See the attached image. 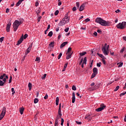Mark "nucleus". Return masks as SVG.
I'll use <instances>...</instances> for the list:
<instances>
[{"mask_svg": "<svg viewBox=\"0 0 126 126\" xmlns=\"http://www.w3.org/2000/svg\"><path fill=\"white\" fill-rule=\"evenodd\" d=\"M95 22L96 23H98L101 26H110V22L106 21L103 20V19L101 18H97L95 19Z\"/></svg>", "mask_w": 126, "mask_h": 126, "instance_id": "1", "label": "nucleus"}, {"mask_svg": "<svg viewBox=\"0 0 126 126\" xmlns=\"http://www.w3.org/2000/svg\"><path fill=\"white\" fill-rule=\"evenodd\" d=\"M23 23V20L19 19L16 20L13 24V28L14 29V32H16L18 27Z\"/></svg>", "mask_w": 126, "mask_h": 126, "instance_id": "2", "label": "nucleus"}, {"mask_svg": "<svg viewBox=\"0 0 126 126\" xmlns=\"http://www.w3.org/2000/svg\"><path fill=\"white\" fill-rule=\"evenodd\" d=\"M101 50L104 56H108L109 55V45L107 46V43L105 44L104 47Z\"/></svg>", "mask_w": 126, "mask_h": 126, "instance_id": "3", "label": "nucleus"}, {"mask_svg": "<svg viewBox=\"0 0 126 126\" xmlns=\"http://www.w3.org/2000/svg\"><path fill=\"white\" fill-rule=\"evenodd\" d=\"M116 27L118 28V29H121V30H123L126 27V22H122V23H119L117 25Z\"/></svg>", "mask_w": 126, "mask_h": 126, "instance_id": "4", "label": "nucleus"}, {"mask_svg": "<svg viewBox=\"0 0 126 126\" xmlns=\"http://www.w3.org/2000/svg\"><path fill=\"white\" fill-rule=\"evenodd\" d=\"M6 112V108L5 107L2 108V112L0 115V121H1L3 119V117L5 116V112Z\"/></svg>", "mask_w": 126, "mask_h": 126, "instance_id": "5", "label": "nucleus"}, {"mask_svg": "<svg viewBox=\"0 0 126 126\" xmlns=\"http://www.w3.org/2000/svg\"><path fill=\"white\" fill-rule=\"evenodd\" d=\"M63 20L64 21L65 24H66L69 22V18L67 17V14L65 15V17L63 19Z\"/></svg>", "mask_w": 126, "mask_h": 126, "instance_id": "6", "label": "nucleus"}, {"mask_svg": "<svg viewBox=\"0 0 126 126\" xmlns=\"http://www.w3.org/2000/svg\"><path fill=\"white\" fill-rule=\"evenodd\" d=\"M61 106H62V104L60 103L59 110H58V115H59L60 118H62V116Z\"/></svg>", "mask_w": 126, "mask_h": 126, "instance_id": "7", "label": "nucleus"}, {"mask_svg": "<svg viewBox=\"0 0 126 126\" xmlns=\"http://www.w3.org/2000/svg\"><path fill=\"white\" fill-rule=\"evenodd\" d=\"M11 26V23H8L7 24L6 30L7 32H9L10 31V27Z\"/></svg>", "mask_w": 126, "mask_h": 126, "instance_id": "8", "label": "nucleus"}, {"mask_svg": "<svg viewBox=\"0 0 126 126\" xmlns=\"http://www.w3.org/2000/svg\"><path fill=\"white\" fill-rule=\"evenodd\" d=\"M24 39H23V35L21 37L20 39L18 41V42L17 43V45H20L23 42V40Z\"/></svg>", "mask_w": 126, "mask_h": 126, "instance_id": "9", "label": "nucleus"}, {"mask_svg": "<svg viewBox=\"0 0 126 126\" xmlns=\"http://www.w3.org/2000/svg\"><path fill=\"white\" fill-rule=\"evenodd\" d=\"M85 7V4L84 3L82 4L79 8V11H82L83 10H84Z\"/></svg>", "mask_w": 126, "mask_h": 126, "instance_id": "10", "label": "nucleus"}, {"mask_svg": "<svg viewBox=\"0 0 126 126\" xmlns=\"http://www.w3.org/2000/svg\"><path fill=\"white\" fill-rule=\"evenodd\" d=\"M59 26H63V25H65V23H64L63 19H62L58 24Z\"/></svg>", "mask_w": 126, "mask_h": 126, "instance_id": "11", "label": "nucleus"}, {"mask_svg": "<svg viewBox=\"0 0 126 126\" xmlns=\"http://www.w3.org/2000/svg\"><path fill=\"white\" fill-rule=\"evenodd\" d=\"M72 103H74L75 102V94L74 93H72Z\"/></svg>", "mask_w": 126, "mask_h": 126, "instance_id": "12", "label": "nucleus"}, {"mask_svg": "<svg viewBox=\"0 0 126 126\" xmlns=\"http://www.w3.org/2000/svg\"><path fill=\"white\" fill-rule=\"evenodd\" d=\"M97 89V86L94 85V87H92L89 89V90H90L91 91H93L94 90H96Z\"/></svg>", "mask_w": 126, "mask_h": 126, "instance_id": "13", "label": "nucleus"}, {"mask_svg": "<svg viewBox=\"0 0 126 126\" xmlns=\"http://www.w3.org/2000/svg\"><path fill=\"white\" fill-rule=\"evenodd\" d=\"M19 112L21 115H23V112H24V107H22L19 108Z\"/></svg>", "mask_w": 126, "mask_h": 126, "instance_id": "14", "label": "nucleus"}, {"mask_svg": "<svg viewBox=\"0 0 126 126\" xmlns=\"http://www.w3.org/2000/svg\"><path fill=\"white\" fill-rule=\"evenodd\" d=\"M72 54H73V52L69 53V55H67L66 59L67 60H69V59H71V56H72Z\"/></svg>", "mask_w": 126, "mask_h": 126, "instance_id": "15", "label": "nucleus"}, {"mask_svg": "<svg viewBox=\"0 0 126 126\" xmlns=\"http://www.w3.org/2000/svg\"><path fill=\"white\" fill-rule=\"evenodd\" d=\"M59 119H60V118L56 117V118L55 119V126H58L59 125Z\"/></svg>", "mask_w": 126, "mask_h": 126, "instance_id": "16", "label": "nucleus"}, {"mask_svg": "<svg viewBox=\"0 0 126 126\" xmlns=\"http://www.w3.org/2000/svg\"><path fill=\"white\" fill-rule=\"evenodd\" d=\"M68 42H67V41H65L63 42L60 46V48H63V47H64V46H65V45H66Z\"/></svg>", "mask_w": 126, "mask_h": 126, "instance_id": "17", "label": "nucleus"}, {"mask_svg": "<svg viewBox=\"0 0 126 126\" xmlns=\"http://www.w3.org/2000/svg\"><path fill=\"white\" fill-rule=\"evenodd\" d=\"M93 73L98 74V69L96 67L93 68Z\"/></svg>", "mask_w": 126, "mask_h": 126, "instance_id": "18", "label": "nucleus"}, {"mask_svg": "<svg viewBox=\"0 0 126 126\" xmlns=\"http://www.w3.org/2000/svg\"><path fill=\"white\" fill-rule=\"evenodd\" d=\"M97 56H99L100 58H101L102 59H106V57L103 55V54H101L99 53H97Z\"/></svg>", "mask_w": 126, "mask_h": 126, "instance_id": "19", "label": "nucleus"}, {"mask_svg": "<svg viewBox=\"0 0 126 126\" xmlns=\"http://www.w3.org/2000/svg\"><path fill=\"white\" fill-rule=\"evenodd\" d=\"M59 101H60V98H59V97H57L56 99V106H58L59 105Z\"/></svg>", "mask_w": 126, "mask_h": 126, "instance_id": "20", "label": "nucleus"}, {"mask_svg": "<svg viewBox=\"0 0 126 126\" xmlns=\"http://www.w3.org/2000/svg\"><path fill=\"white\" fill-rule=\"evenodd\" d=\"M28 87L30 91H31V89H32V84L31 83H29Z\"/></svg>", "mask_w": 126, "mask_h": 126, "instance_id": "21", "label": "nucleus"}, {"mask_svg": "<svg viewBox=\"0 0 126 126\" xmlns=\"http://www.w3.org/2000/svg\"><path fill=\"white\" fill-rule=\"evenodd\" d=\"M22 3V1L21 0H19L16 3V6H19Z\"/></svg>", "mask_w": 126, "mask_h": 126, "instance_id": "22", "label": "nucleus"}, {"mask_svg": "<svg viewBox=\"0 0 126 126\" xmlns=\"http://www.w3.org/2000/svg\"><path fill=\"white\" fill-rule=\"evenodd\" d=\"M83 63L86 64L87 63V58L85 57L84 60L83 61Z\"/></svg>", "mask_w": 126, "mask_h": 126, "instance_id": "23", "label": "nucleus"}, {"mask_svg": "<svg viewBox=\"0 0 126 126\" xmlns=\"http://www.w3.org/2000/svg\"><path fill=\"white\" fill-rule=\"evenodd\" d=\"M67 63H65L64 65V67L63 68V69L62 70V71H65V69L66 68V67H67Z\"/></svg>", "mask_w": 126, "mask_h": 126, "instance_id": "24", "label": "nucleus"}, {"mask_svg": "<svg viewBox=\"0 0 126 126\" xmlns=\"http://www.w3.org/2000/svg\"><path fill=\"white\" fill-rule=\"evenodd\" d=\"M123 64H124V63H123V62L118 63H117V65H119L118 67H122V66H123Z\"/></svg>", "mask_w": 126, "mask_h": 126, "instance_id": "25", "label": "nucleus"}, {"mask_svg": "<svg viewBox=\"0 0 126 126\" xmlns=\"http://www.w3.org/2000/svg\"><path fill=\"white\" fill-rule=\"evenodd\" d=\"M86 54H87L86 52H84L80 53L79 55H80V57H82L83 56H85V55H86Z\"/></svg>", "mask_w": 126, "mask_h": 126, "instance_id": "26", "label": "nucleus"}, {"mask_svg": "<svg viewBox=\"0 0 126 126\" xmlns=\"http://www.w3.org/2000/svg\"><path fill=\"white\" fill-rule=\"evenodd\" d=\"M71 47H69L68 48L67 52L66 53V55H67V54H70V52L71 51Z\"/></svg>", "mask_w": 126, "mask_h": 126, "instance_id": "27", "label": "nucleus"}, {"mask_svg": "<svg viewBox=\"0 0 126 126\" xmlns=\"http://www.w3.org/2000/svg\"><path fill=\"white\" fill-rule=\"evenodd\" d=\"M54 44H55V42H52L49 44L50 48H54Z\"/></svg>", "mask_w": 126, "mask_h": 126, "instance_id": "28", "label": "nucleus"}, {"mask_svg": "<svg viewBox=\"0 0 126 126\" xmlns=\"http://www.w3.org/2000/svg\"><path fill=\"white\" fill-rule=\"evenodd\" d=\"M48 36H49V37H52L53 36V32L52 31H50L48 34Z\"/></svg>", "mask_w": 126, "mask_h": 126, "instance_id": "29", "label": "nucleus"}, {"mask_svg": "<svg viewBox=\"0 0 126 126\" xmlns=\"http://www.w3.org/2000/svg\"><path fill=\"white\" fill-rule=\"evenodd\" d=\"M124 51H126V47L122 48V49L120 50V53H121L122 54H123Z\"/></svg>", "mask_w": 126, "mask_h": 126, "instance_id": "30", "label": "nucleus"}, {"mask_svg": "<svg viewBox=\"0 0 126 126\" xmlns=\"http://www.w3.org/2000/svg\"><path fill=\"white\" fill-rule=\"evenodd\" d=\"M95 111H96V112H101V111H103V110H102V109L101 108L99 107L98 108L96 109H95Z\"/></svg>", "mask_w": 126, "mask_h": 126, "instance_id": "31", "label": "nucleus"}, {"mask_svg": "<svg viewBox=\"0 0 126 126\" xmlns=\"http://www.w3.org/2000/svg\"><path fill=\"white\" fill-rule=\"evenodd\" d=\"M3 84H4V82L0 80V86H3Z\"/></svg>", "mask_w": 126, "mask_h": 126, "instance_id": "32", "label": "nucleus"}, {"mask_svg": "<svg viewBox=\"0 0 126 126\" xmlns=\"http://www.w3.org/2000/svg\"><path fill=\"white\" fill-rule=\"evenodd\" d=\"M38 102H39V99H38V98H35L34 99V104H37V103H38Z\"/></svg>", "mask_w": 126, "mask_h": 126, "instance_id": "33", "label": "nucleus"}, {"mask_svg": "<svg viewBox=\"0 0 126 126\" xmlns=\"http://www.w3.org/2000/svg\"><path fill=\"white\" fill-rule=\"evenodd\" d=\"M97 74L95 73H93L92 76H91V78H94V77H95V76H96V75Z\"/></svg>", "mask_w": 126, "mask_h": 126, "instance_id": "34", "label": "nucleus"}, {"mask_svg": "<svg viewBox=\"0 0 126 126\" xmlns=\"http://www.w3.org/2000/svg\"><path fill=\"white\" fill-rule=\"evenodd\" d=\"M30 51H31V48H29V47H28L27 49V54H29V53H30Z\"/></svg>", "mask_w": 126, "mask_h": 126, "instance_id": "35", "label": "nucleus"}, {"mask_svg": "<svg viewBox=\"0 0 126 126\" xmlns=\"http://www.w3.org/2000/svg\"><path fill=\"white\" fill-rule=\"evenodd\" d=\"M46 76H47V74H44V75L41 77V79H45L46 78Z\"/></svg>", "mask_w": 126, "mask_h": 126, "instance_id": "36", "label": "nucleus"}, {"mask_svg": "<svg viewBox=\"0 0 126 126\" xmlns=\"http://www.w3.org/2000/svg\"><path fill=\"white\" fill-rule=\"evenodd\" d=\"M100 108H101V109H102V110H104V109H105V108H106V106H105V105H102L100 106Z\"/></svg>", "mask_w": 126, "mask_h": 126, "instance_id": "37", "label": "nucleus"}, {"mask_svg": "<svg viewBox=\"0 0 126 126\" xmlns=\"http://www.w3.org/2000/svg\"><path fill=\"white\" fill-rule=\"evenodd\" d=\"M126 92H125L124 93H122L120 94V97H122V96H124V95H126Z\"/></svg>", "mask_w": 126, "mask_h": 126, "instance_id": "38", "label": "nucleus"}, {"mask_svg": "<svg viewBox=\"0 0 126 126\" xmlns=\"http://www.w3.org/2000/svg\"><path fill=\"white\" fill-rule=\"evenodd\" d=\"M101 62H99L98 63H96V66L98 67H101Z\"/></svg>", "mask_w": 126, "mask_h": 126, "instance_id": "39", "label": "nucleus"}, {"mask_svg": "<svg viewBox=\"0 0 126 126\" xmlns=\"http://www.w3.org/2000/svg\"><path fill=\"white\" fill-rule=\"evenodd\" d=\"M4 76H5V74H3V75H1L0 77V79H2Z\"/></svg>", "mask_w": 126, "mask_h": 126, "instance_id": "40", "label": "nucleus"}, {"mask_svg": "<svg viewBox=\"0 0 126 126\" xmlns=\"http://www.w3.org/2000/svg\"><path fill=\"white\" fill-rule=\"evenodd\" d=\"M72 90H74V91H75L76 90V87L75 86H73L72 87Z\"/></svg>", "mask_w": 126, "mask_h": 126, "instance_id": "41", "label": "nucleus"}, {"mask_svg": "<svg viewBox=\"0 0 126 126\" xmlns=\"http://www.w3.org/2000/svg\"><path fill=\"white\" fill-rule=\"evenodd\" d=\"M11 91L12 92V94L13 95L15 93V91H14V88H11Z\"/></svg>", "mask_w": 126, "mask_h": 126, "instance_id": "42", "label": "nucleus"}, {"mask_svg": "<svg viewBox=\"0 0 126 126\" xmlns=\"http://www.w3.org/2000/svg\"><path fill=\"white\" fill-rule=\"evenodd\" d=\"M40 57H36V59L35 60V62H40Z\"/></svg>", "mask_w": 126, "mask_h": 126, "instance_id": "43", "label": "nucleus"}, {"mask_svg": "<svg viewBox=\"0 0 126 126\" xmlns=\"http://www.w3.org/2000/svg\"><path fill=\"white\" fill-rule=\"evenodd\" d=\"M120 88V87L119 86H117L115 89L114 90V91L116 92V91H118L119 90V89Z\"/></svg>", "mask_w": 126, "mask_h": 126, "instance_id": "44", "label": "nucleus"}, {"mask_svg": "<svg viewBox=\"0 0 126 126\" xmlns=\"http://www.w3.org/2000/svg\"><path fill=\"white\" fill-rule=\"evenodd\" d=\"M42 19V16H39V17L37 18V21L38 22H40L41 21V19Z\"/></svg>", "mask_w": 126, "mask_h": 126, "instance_id": "45", "label": "nucleus"}, {"mask_svg": "<svg viewBox=\"0 0 126 126\" xmlns=\"http://www.w3.org/2000/svg\"><path fill=\"white\" fill-rule=\"evenodd\" d=\"M62 56H63V54L62 53H60V54L58 56V60H60V59L62 58Z\"/></svg>", "mask_w": 126, "mask_h": 126, "instance_id": "46", "label": "nucleus"}, {"mask_svg": "<svg viewBox=\"0 0 126 126\" xmlns=\"http://www.w3.org/2000/svg\"><path fill=\"white\" fill-rule=\"evenodd\" d=\"M105 60H106V59H103L101 60L103 64H106V61H105Z\"/></svg>", "mask_w": 126, "mask_h": 126, "instance_id": "47", "label": "nucleus"}, {"mask_svg": "<svg viewBox=\"0 0 126 126\" xmlns=\"http://www.w3.org/2000/svg\"><path fill=\"white\" fill-rule=\"evenodd\" d=\"M35 6H38L39 5V1L36 0L35 4Z\"/></svg>", "mask_w": 126, "mask_h": 126, "instance_id": "48", "label": "nucleus"}, {"mask_svg": "<svg viewBox=\"0 0 126 126\" xmlns=\"http://www.w3.org/2000/svg\"><path fill=\"white\" fill-rule=\"evenodd\" d=\"M59 10H56L54 13L55 15L56 16L58 15V14H59Z\"/></svg>", "mask_w": 126, "mask_h": 126, "instance_id": "49", "label": "nucleus"}, {"mask_svg": "<svg viewBox=\"0 0 126 126\" xmlns=\"http://www.w3.org/2000/svg\"><path fill=\"white\" fill-rule=\"evenodd\" d=\"M4 39V37H2L0 38V41L1 43H2L3 39Z\"/></svg>", "mask_w": 126, "mask_h": 126, "instance_id": "50", "label": "nucleus"}, {"mask_svg": "<svg viewBox=\"0 0 126 126\" xmlns=\"http://www.w3.org/2000/svg\"><path fill=\"white\" fill-rule=\"evenodd\" d=\"M68 30H69V28H67L64 29V32H68Z\"/></svg>", "mask_w": 126, "mask_h": 126, "instance_id": "51", "label": "nucleus"}, {"mask_svg": "<svg viewBox=\"0 0 126 126\" xmlns=\"http://www.w3.org/2000/svg\"><path fill=\"white\" fill-rule=\"evenodd\" d=\"M83 62V58H82V59L81 60V61L79 63V65H81V64H82Z\"/></svg>", "mask_w": 126, "mask_h": 126, "instance_id": "52", "label": "nucleus"}, {"mask_svg": "<svg viewBox=\"0 0 126 126\" xmlns=\"http://www.w3.org/2000/svg\"><path fill=\"white\" fill-rule=\"evenodd\" d=\"M27 37H28V34H25L24 35V37H23V39H26V38H27Z\"/></svg>", "mask_w": 126, "mask_h": 126, "instance_id": "53", "label": "nucleus"}, {"mask_svg": "<svg viewBox=\"0 0 126 126\" xmlns=\"http://www.w3.org/2000/svg\"><path fill=\"white\" fill-rule=\"evenodd\" d=\"M97 33H99V34H102V31H101L100 30H97Z\"/></svg>", "mask_w": 126, "mask_h": 126, "instance_id": "54", "label": "nucleus"}, {"mask_svg": "<svg viewBox=\"0 0 126 126\" xmlns=\"http://www.w3.org/2000/svg\"><path fill=\"white\" fill-rule=\"evenodd\" d=\"M11 80H12V77L10 76V78H9V83H11Z\"/></svg>", "mask_w": 126, "mask_h": 126, "instance_id": "55", "label": "nucleus"}, {"mask_svg": "<svg viewBox=\"0 0 126 126\" xmlns=\"http://www.w3.org/2000/svg\"><path fill=\"white\" fill-rule=\"evenodd\" d=\"M44 99L45 100H47V99H48V94H46L45 96L44 97Z\"/></svg>", "mask_w": 126, "mask_h": 126, "instance_id": "56", "label": "nucleus"}, {"mask_svg": "<svg viewBox=\"0 0 126 126\" xmlns=\"http://www.w3.org/2000/svg\"><path fill=\"white\" fill-rule=\"evenodd\" d=\"M76 7H75V6H74L73 7V8H72V11H76Z\"/></svg>", "mask_w": 126, "mask_h": 126, "instance_id": "57", "label": "nucleus"}, {"mask_svg": "<svg viewBox=\"0 0 126 126\" xmlns=\"http://www.w3.org/2000/svg\"><path fill=\"white\" fill-rule=\"evenodd\" d=\"M76 4L77 7H79V5H80L79 2H76Z\"/></svg>", "mask_w": 126, "mask_h": 126, "instance_id": "58", "label": "nucleus"}, {"mask_svg": "<svg viewBox=\"0 0 126 126\" xmlns=\"http://www.w3.org/2000/svg\"><path fill=\"white\" fill-rule=\"evenodd\" d=\"M77 125H81V122L76 121Z\"/></svg>", "mask_w": 126, "mask_h": 126, "instance_id": "59", "label": "nucleus"}, {"mask_svg": "<svg viewBox=\"0 0 126 126\" xmlns=\"http://www.w3.org/2000/svg\"><path fill=\"white\" fill-rule=\"evenodd\" d=\"M90 21V19L89 18H87L85 19L86 22H89Z\"/></svg>", "mask_w": 126, "mask_h": 126, "instance_id": "60", "label": "nucleus"}, {"mask_svg": "<svg viewBox=\"0 0 126 126\" xmlns=\"http://www.w3.org/2000/svg\"><path fill=\"white\" fill-rule=\"evenodd\" d=\"M40 12H41V11L40 10H37L36 11V13H37V14H39V13H40Z\"/></svg>", "mask_w": 126, "mask_h": 126, "instance_id": "61", "label": "nucleus"}, {"mask_svg": "<svg viewBox=\"0 0 126 126\" xmlns=\"http://www.w3.org/2000/svg\"><path fill=\"white\" fill-rule=\"evenodd\" d=\"M94 36H97V35H98V33H97V32H94Z\"/></svg>", "mask_w": 126, "mask_h": 126, "instance_id": "62", "label": "nucleus"}, {"mask_svg": "<svg viewBox=\"0 0 126 126\" xmlns=\"http://www.w3.org/2000/svg\"><path fill=\"white\" fill-rule=\"evenodd\" d=\"M9 12V9L6 8V13H8Z\"/></svg>", "mask_w": 126, "mask_h": 126, "instance_id": "63", "label": "nucleus"}, {"mask_svg": "<svg viewBox=\"0 0 126 126\" xmlns=\"http://www.w3.org/2000/svg\"><path fill=\"white\" fill-rule=\"evenodd\" d=\"M58 5L60 6V5H62V1H59L58 3Z\"/></svg>", "mask_w": 126, "mask_h": 126, "instance_id": "64", "label": "nucleus"}]
</instances>
